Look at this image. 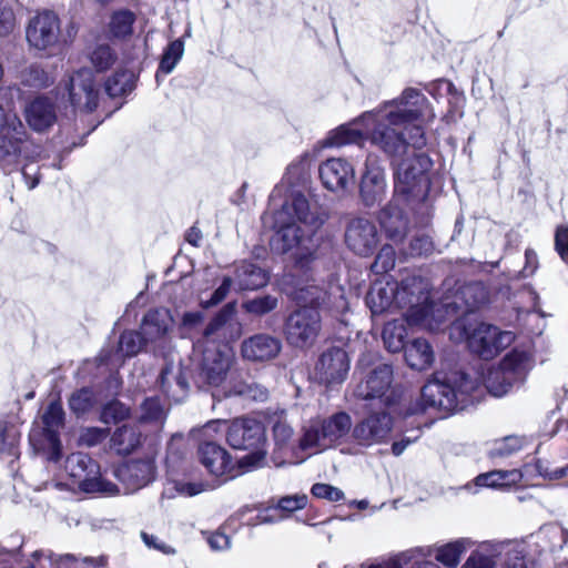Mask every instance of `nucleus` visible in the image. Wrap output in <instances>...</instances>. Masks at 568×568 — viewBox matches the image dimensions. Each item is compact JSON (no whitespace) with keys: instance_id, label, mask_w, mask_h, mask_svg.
I'll list each match as a JSON object with an SVG mask.
<instances>
[{"instance_id":"f257e3e1","label":"nucleus","mask_w":568,"mask_h":568,"mask_svg":"<svg viewBox=\"0 0 568 568\" xmlns=\"http://www.w3.org/2000/svg\"><path fill=\"white\" fill-rule=\"evenodd\" d=\"M434 118L427 98L420 91L408 88L398 98L331 131L326 144L343 146L366 139L387 155L397 156L407 144L416 148L425 144L424 124Z\"/></svg>"},{"instance_id":"f03ea898","label":"nucleus","mask_w":568,"mask_h":568,"mask_svg":"<svg viewBox=\"0 0 568 568\" xmlns=\"http://www.w3.org/2000/svg\"><path fill=\"white\" fill-rule=\"evenodd\" d=\"M427 283L418 276H408L396 282L375 283L367 296L366 303L373 314L383 313L393 306L407 308L405 321L410 326L436 331L448 320L449 304H429Z\"/></svg>"},{"instance_id":"7ed1b4c3","label":"nucleus","mask_w":568,"mask_h":568,"mask_svg":"<svg viewBox=\"0 0 568 568\" xmlns=\"http://www.w3.org/2000/svg\"><path fill=\"white\" fill-rule=\"evenodd\" d=\"M326 214L313 199L304 179L300 189L286 194V257L303 268L315 252L314 235L324 224Z\"/></svg>"},{"instance_id":"20e7f679","label":"nucleus","mask_w":568,"mask_h":568,"mask_svg":"<svg viewBox=\"0 0 568 568\" xmlns=\"http://www.w3.org/2000/svg\"><path fill=\"white\" fill-rule=\"evenodd\" d=\"M426 143L423 145V148ZM407 144L405 150L406 156L396 163L395 183H394V201H403L407 203L424 201L429 190L428 172L433 165L430 158L425 153L412 152L407 153ZM422 149V146L419 148Z\"/></svg>"},{"instance_id":"39448f33","label":"nucleus","mask_w":568,"mask_h":568,"mask_svg":"<svg viewBox=\"0 0 568 568\" xmlns=\"http://www.w3.org/2000/svg\"><path fill=\"white\" fill-rule=\"evenodd\" d=\"M294 298L310 305L294 312L286 321V341L296 346H304L315 339L320 329V314L314 306L317 288L314 286L300 288Z\"/></svg>"},{"instance_id":"423d86ee","label":"nucleus","mask_w":568,"mask_h":568,"mask_svg":"<svg viewBox=\"0 0 568 568\" xmlns=\"http://www.w3.org/2000/svg\"><path fill=\"white\" fill-rule=\"evenodd\" d=\"M530 369V358L525 352L513 351L498 366H491L484 376L487 390L495 397L506 395L515 385L521 384Z\"/></svg>"},{"instance_id":"0eeeda50","label":"nucleus","mask_w":568,"mask_h":568,"mask_svg":"<svg viewBox=\"0 0 568 568\" xmlns=\"http://www.w3.org/2000/svg\"><path fill=\"white\" fill-rule=\"evenodd\" d=\"M197 455L201 464L215 477H224V480L235 478L245 470L255 467L262 459L260 453H251L239 460V467L232 463L229 453L213 442L200 444Z\"/></svg>"},{"instance_id":"6e6552de","label":"nucleus","mask_w":568,"mask_h":568,"mask_svg":"<svg viewBox=\"0 0 568 568\" xmlns=\"http://www.w3.org/2000/svg\"><path fill=\"white\" fill-rule=\"evenodd\" d=\"M352 429L348 414L337 413L326 419L313 420L305 429L301 439L302 449L316 448L318 450L331 447Z\"/></svg>"},{"instance_id":"1a4fd4ad","label":"nucleus","mask_w":568,"mask_h":568,"mask_svg":"<svg viewBox=\"0 0 568 568\" xmlns=\"http://www.w3.org/2000/svg\"><path fill=\"white\" fill-rule=\"evenodd\" d=\"M40 153V148L34 144L23 125L8 129L0 133V164L2 166H16L21 160H33Z\"/></svg>"},{"instance_id":"9d476101","label":"nucleus","mask_w":568,"mask_h":568,"mask_svg":"<svg viewBox=\"0 0 568 568\" xmlns=\"http://www.w3.org/2000/svg\"><path fill=\"white\" fill-rule=\"evenodd\" d=\"M467 344L473 353L485 359L497 356L514 341V334L500 331L497 326L480 323L466 335Z\"/></svg>"},{"instance_id":"9b49d317","label":"nucleus","mask_w":568,"mask_h":568,"mask_svg":"<svg viewBox=\"0 0 568 568\" xmlns=\"http://www.w3.org/2000/svg\"><path fill=\"white\" fill-rule=\"evenodd\" d=\"M60 20L50 10H43L32 17L26 29L30 47L40 51H51L59 44Z\"/></svg>"},{"instance_id":"f8f14e48","label":"nucleus","mask_w":568,"mask_h":568,"mask_svg":"<svg viewBox=\"0 0 568 568\" xmlns=\"http://www.w3.org/2000/svg\"><path fill=\"white\" fill-rule=\"evenodd\" d=\"M393 429V418L387 412H374L352 428L353 440L363 447L385 443Z\"/></svg>"},{"instance_id":"ddd939ff","label":"nucleus","mask_w":568,"mask_h":568,"mask_svg":"<svg viewBox=\"0 0 568 568\" xmlns=\"http://www.w3.org/2000/svg\"><path fill=\"white\" fill-rule=\"evenodd\" d=\"M65 89L75 110L92 112L98 106L99 88L90 69L83 68L74 72Z\"/></svg>"},{"instance_id":"4468645a","label":"nucleus","mask_w":568,"mask_h":568,"mask_svg":"<svg viewBox=\"0 0 568 568\" xmlns=\"http://www.w3.org/2000/svg\"><path fill=\"white\" fill-rule=\"evenodd\" d=\"M392 378V367L381 364L355 387L354 394L365 400L378 398L386 407H390L395 400V393L390 390Z\"/></svg>"},{"instance_id":"2eb2a0df","label":"nucleus","mask_w":568,"mask_h":568,"mask_svg":"<svg viewBox=\"0 0 568 568\" xmlns=\"http://www.w3.org/2000/svg\"><path fill=\"white\" fill-rule=\"evenodd\" d=\"M69 475L73 477L79 487L85 493L108 491V485L99 476V465L84 453H73L65 462Z\"/></svg>"},{"instance_id":"dca6fc26","label":"nucleus","mask_w":568,"mask_h":568,"mask_svg":"<svg viewBox=\"0 0 568 568\" xmlns=\"http://www.w3.org/2000/svg\"><path fill=\"white\" fill-rule=\"evenodd\" d=\"M234 363V353L227 345L205 348L200 365V377L210 386H220Z\"/></svg>"},{"instance_id":"f3484780","label":"nucleus","mask_w":568,"mask_h":568,"mask_svg":"<svg viewBox=\"0 0 568 568\" xmlns=\"http://www.w3.org/2000/svg\"><path fill=\"white\" fill-rule=\"evenodd\" d=\"M348 371V355L344 348L337 346L326 348L315 365L316 377L326 385L343 383Z\"/></svg>"},{"instance_id":"a211bd4d","label":"nucleus","mask_w":568,"mask_h":568,"mask_svg":"<svg viewBox=\"0 0 568 568\" xmlns=\"http://www.w3.org/2000/svg\"><path fill=\"white\" fill-rule=\"evenodd\" d=\"M345 242L354 253L368 256L378 244L377 229L369 220L355 219L346 230Z\"/></svg>"},{"instance_id":"6ab92c4d","label":"nucleus","mask_w":568,"mask_h":568,"mask_svg":"<svg viewBox=\"0 0 568 568\" xmlns=\"http://www.w3.org/2000/svg\"><path fill=\"white\" fill-rule=\"evenodd\" d=\"M264 437L263 425L254 418H237L227 428L226 440L235 449L257 448Z\"/></svg>"},{"instance_id":"aec40b11","label":"nucleus","mask_w":568,"mask_h":568,"mask_svg":"<svg viewBox=\"0 0 568 568\" xmlns=\"http://www.w3.org/2000/svg\"><path fill=\"white\" fill-rule=\"evenodd\" d=\"M422 409L435 408L444 413H452L458 409V395L455 388L437 378L429 381L422 388Z\"/></svg>"},{"instance_id":"412c9836","label":"nucleus","mask_w":568,"mask_h":568,"mask_svg":"<svg viewBox=\"0 0 568 568\" xmlns=\"http://www.w3.org/2000/svg\"><path fill=\"white\" fill-rule=\"evenodd\" d=\"M154 459L151 457L131 460L116 469L118 478L130 490H136L146 486L154 479Z\"/></svg>"},{"instance_id":"4be33fe9","label":"nucleus","mask_w":568,"mask_h":568,"mask_svg":"<svg viewBox=\"0 0 568 568\" xmlns=\"http://www.w3.org/2000/svg\"><path fill=\"white\" fill-rule=\"evenodd\" d=\"M384 170L377 164L366 163L359 184V195L365 206H374L382 202L386 194Z\"/></svg>"},{"instance_id":"5701e85b","label":"nucleus","mask_w":568,"mask_h":568,"mask_svg":"<svg viewBox=\"0 0 568 568\" xmlns=\"http://www.w3.org/2000/svg\"><path fill=\"white\" fill-rule=\"evenodd\" d=\"M320 178L331 191H342L354 182V168L343 159H328L321 164Z\"/></svg>"},{"instance_id":"b1692460","label":"nucleus","mask_w":568,"mask_h":568,"mask_svg":"<svg viewBox=\"0 0 568 568\" xmlns=\"http://www.w3.org/2000/svg\"><path fill=\"white\" fill-rule=\"evenodd\" d=\"M159 383L162 392L174 402H181L189 390L186 372L181 363H168L161 371Z\"/></svg>"},{"instance_id":"393cba45","label":"nucleus","mask_w":568,"mask_h":568,"mask_svg":"<svg viewBox=\"0 0 568 568\" xmlns=\"http://www.w3.org/2000/svg\"><path fill=\"white\" fill-rule=\"evenodd\" d=\"M281 351V342L266 334H256L242 342L241 354L251 362H264L275 357Z\"/></svg>"},{"instance_id":"a878e982","label":"nucleus","mask_w":568,"mask_h":568,"mask_svg":"<svg viewBox=\"0 0 568 568\" xmlns=\"http://www.w3.org/2000/svg\"><path fill=\"white\" fill-rule=\"evenodd\" d=\"M29 126L42 132L51 128L57 121V112L53 102L47 97H38L31 101L24 110Z\"/></svg>"},{"instance_id":"bb28decb","label":"nucleus","mask_w":568,"mask_h":568,"mask_svg":"<svg viewBox=\"0 0 568 568\" xmlns=\"http://www.w3.org/2000/svg\"><path fill=\"white\" fill-rule=\"evenodd\" d=\"M397 203L403 201H392L379 213V223L387 239L394 243H399L407 234V220Z\"/></svg>"},{"instance_id":"cd10ccee","label":"nucleus","mask_w":568,"mask_h":568,"mask_svg":"<svg viewBox=\"0 0 568 568\" xmlns=\"http://www.w3.org/2000/svg\"><path fill=\"white\" fill-rule=\"evenodd\" d=\"M171 317L168 310L149 311L141 324V334L145 336V341L154 342L163 337L170 327Z\"/></svg>"},{"instance_id":"c85d7f7f","label":"nucleus","mask_w":568,"mask_h":568,"mask_svg":"<svg viewBox=\"0 0 568 568\" xmlns=\"http://www.w3.org/2000/svg\"><path fill=\"white\" fill-rule=\"evenodd\" d=\"M262 222L265 229L275 231L277 239L284 241V201L278 187L270 195L268 209L262 216Z\"/></svg>"},{"instance_id":"c756f323","label":"nucleus","mask_w":568,"mask_h":568,"mask_svg":"<svg viewBox=\"0 0 568 568\" xmlns=\"http://www.w3.org/2000/svg\"><path fill=\"white\" fill-rule=\"evenodd\" d=\"M407 364L417 371L427 369L434 362V352L426 339L416 338L405 346Z\"/></svg>"},{"instance_id":"7c9ffc66","label":"nucleus","mask_w":568,"mask_h":568,"mask_svg":"<svg viewBox=\"0 0 568 568\" xmlns=\"http://www.w3.org/2000/svg\"><path fill=\"white\" fill-rule=\"evenodd\" d=\"M235 283L241 291H253L263 287L267 283L264 270L253 263L242 262L236 266Z\"/></svg>"},{"instance_id":"2f4dec72","label":"nucleus","mask_w":568,"mask_h":568,"mask_svg":"<svg viewBox=\"0 0 568 568\" xmlns=\"http://www.w3.org/2000/svg\"><path fill=\"white\" fill-rule=\"evenodd\" d=\"M141 430L136 425L124 424L111 437V448L119 455L132 453L141 444Z\"/></svg>"},{"instance_id":"473e14b6","label":"nucleus","mask_w":568,"mask_h":568,"mask_svg":"<svg viewBox=\"0 0 568 568\" xmlns=\"http://www.w3.org/2000/svg\"><path fill=\"white\" fill-rule=\"evenodd\" d=\"M474 545L469 538H459L434 549L437 561L446 567L455 568L460 561L462 555Z\"/></svg>"},{"instance_id":"72a5a7b5","label":"nucleus","mask_w":568,"mask_h":568,"mask_svg":"<svg viewBox=\"0 0 568 568\" xmlns=\"http://www.w3.org/2000/svg\"><path fill=\"white\" fill-rule=\"evenodd\" d=\"M521 479V473L513 470H494L476 477V485L481 487L499 488L510 486Z\"/></svg>"},{"instance_id":"f704fd0d","label":"nucleus","mask_w":568,"mask_h":568,"mask_svg":"<svg viewBox=\"0 0 568 568\" xmlns=\"http://www.w3.org/2000/svg\"><path fill=\"white\" fill-rule=\"evenodd\" d=\"M64 412L60 402H52L48 405L42 422L48 439L55 446L58 444V430L62 427Z\"/></svg>"},{"instance_id":"c9c22d12","label":"nucleus","mask_w":568,"mask_h":568,"mask_svg":"<svg viewBox=\"0 0 568 568\" xmlns=\"http://www.w3.org/2000/svg\"><path fill=\"white\" fill-rule=\"evenodd\" d=\"M225 396H242L247 399L264 402L268 397V390L257 383L235 382L224 390Z\"/></svg>"},{"instance_id":"e433bc0d","label":"nucleus","mask_w":568,"mask_h":568,"mask_svg":"<svg viewBox=\"0 0 568 568\" xmlns=\"http://www.w3.org/2000/svg\"><path fill=\"white\" fill-rule=\"evenodd\" d=\"M406 336V327L400 321L389 322L383 329V341L387 349L392 353H396L405 348Z\"/></svg>"},{"instance_id":"4c0bfd02","label":"nucleus","mask_w":568,"mask_h":568,"mask_svg":"<svg viewBox=\"0 0 568 568\" xmlns=\"http://www.w3.org/2000/svg\"><path fill=\"white\" fill-rule=\"evenodd\" d=\"M134 88V75L126 70L116 71L105 82V91L116 98L131 92Z\"/></svg>"},{"instance_id":"58836bf2","label":"nucleus","mask_w":568,"mask_h":568,"mask_svg":"<svg viewBox=\"0 0 568 568\" xmlns=\"http://www.w3.org/2000/svg\"><path fill=\"white\" fill-rule=\"evenodd\" d=\"M183 53L184 43L181 39H176L170 42L162 54L159 69L156 72V80H159L160 73H171L174 70L178 62L181 60Z\"/></svg>"},{"instance_id":"ea45409f","label":"nucleus","mask_w":568,"mask_h":568,"mask_svg":"<svg viewBox=\"0 0 568 568\" xmlns=\"http://www.w3.org/2000/svg\"><path fill=\"white\" fill-rule=\"evenodd\" d=\"M135 16L130 10H119L111 16L109 22L110 33L115 38H125L132 33Z\"/></svg>"},{"instance_id":"a19ab883","label":"nucleus","mask_w":568,"mask_h":568,"mask_svg":"<svg viewBox=\"0 0 568 568\" xmlns=\"http://www.w3.org/2000/svg\"><path fill=\"white\" fill-rule=\"evenodd\" d=\"M433 555V548H413L396 555L387 561L381 564H372L367 568H404L405 565L410 562L417 557H429Z\"/></svg>"},{"instance_id":"79ce46f5","label":"nucleus","mask_w":568,"mask_h":568,"mask_svg":"<svg viewBox=\"0 0 568 568\" xmlns=\"http://www.w3.org/2000/svg\"><path fill=\"white\" fill-rule=\"evenodd\" d=\"M455 394L458 395V409L465 408L476 397L475 394L479 388L476 379L470 378L466 374H459L455 381Z\"/></svg>"},{"instance_id":"37998d69","label":"nucleus","mask_w":568,"mask_h":568,"mask_svg":"<svg viewBox=\"0 0 568 568\" xmlns=\"http://www.w3.org/2000/svg\"><path fill=\"white\" fill-rule=\"evenodd\" d=\"M148 342L141 333L126 331L120 336L119 353H121L122 358L135 356Z\"/></svg>"},{"instance_id":"c03bdc74","label":"nucleus","mask_w":568,"mask_h":568,"mask_svg":"<svg viewBox=\"0 0 568 568\" xmlns=\"http://www.w3.org/2000/svg\"><path fill=\"white\" fill-rule=\"evenodd\" d=\"M95 402L93 390L89 387H83L71 395L69 407L73 414L81 416L90 412L94 407Z\"/></svg>"},{"instance_id":"a18cd8bd","label":"nucleus","mask_w":568,"mask_h":568,"mask_svg":"<svg viewBox=\"0 0 568 568\" xmlns=\"http://www.w3.org/2000/svg\"><path fill=\"white\" fill-rule=\"evenodd\" d=\"M235 313L233 303H229L211 320L204 329V337L206 339H215L221 336L220 332L224 329L226 323L232 318Z\"/></svg>"},{"instance_id":"49530a36","label":"nucleus","mask_w":568,"mask_h":568,"mask_svg":"<svg viewBox=\"0 0 568 568\" xmlns=\"http://www.w3.org/2000/svg\"><path fill=\"white\" fill-rule=\"evenodd\" d=\"M21 83L26 87L41 89L50 85L51 78L39 65L32 64L21 71Z\"/></svg>"},{"instance_id":"de8ad7c7","label":"nucleus","mask_w":568,"mask_h":568,"mask_svg":"<svg viewBox=\"0 0 568 568\" xmlns=\"http://www.w3.org/2000/svg\"><path fill=\"white\" fill-rule=\"evenodd\" d=\"M91 63L97 71H105L115 62L116 55L109 44L95 45L89 53Z\"/></svg>"},{"instance_id":"09e8293b","label":"nucleus","mask_w":568,"mask_h":568,"mask_svg":"<svg viewBox=\"0 0 568 568\" xmlns=\"http://www.w3.org/2000/svg\"><path fill=\"white\" fill-rule=\"evenodd\" d=\"M34 557H45L52 568H85L84 559L80 562V560L73 555H55L52 551H36L33 554Z\"/></svg>"},{"instance_id":"8fccbe9b","label":"nucleus","mask_w":568,"mask_h":568,"mask_svg":"<svg viewBox=\"0 0 568 568\" xmlns=\"http://www.w3.org/2000/svg\"><path fill=\"white\" fill-rule=\"evenodd\" d=\"M19 436V432L13 425L0 422V454L14 455Z\"/></svg>"},{"instance_id":"3c124183","label":"nucleus","mask_w":568,"mask_h":568,"mask_svg":"<svg viewBox=\"0 0 568 568\" xmlns=\"http://www.w3.org/2000/svg\"><path fill=\"white\" fill-rule=\"evenodd\" d=\"M130 415V409L119 400H112L103 406L100 420L104 424H116Z\"/></svg>"},{"instance_id":"603ef678","label":"nucleus","mask_w":568,"mask_h":568,"mask_svg":"<svg viewBox=\"0 0 568 568\" xmlns=\"http://www.w3.org/2000/svg\"><path fill=\"white\" fill-rule=\"evenodd\" d=\"M284 518V497L277 499L275 505L260 509L256 524H273Z\"/></svg>"},{"instance_id":"864d4df0","label":"nucleus","mask_w":568,"mask_h":568,"mask_svg":"<svg viewBox=\"0 0 568 568\" xmlns=\"http://www.w3.org/2000/svg\"><path fill=\"white\" fill-rule=\"evenodd\" d=\"M395 266V250L392 245H384L378 252L372 270L375 273H386Z\"/></svg>"},{"instance_id":"5fc2aeb1","label":"nucleus","mask_w":568,"mask_h":568,"mask_svg":"<svg viewBox=\"0 0 568 568\" xmlns=\"http://www.w3.org/2000/svg\"><path fill=\"white\" fill-rule=\"evenodd\" d=\"M277 300L270 295L247 301L243 304V308L252 314L262 315L276 307Z\"/></svg>"},{"instance_id":"6e6d98bb","label":"nucleus","mask_w":568,"mask_h":568,"mask_svg":"<svg viewBox=\"0 0 568 568\" xmlns=\"http://www.w3.org/2000/svg\"><path fill=\"white\" fill-rule=\"evenodd\" d=\"M141 539L149 549L159 551L166 556H173L176 554V549L172 545L168 544L154 534L141 531Z\"/></svg>"},{"instance_id":"4d7b16f0","label":"nucleus","mask_w":568,"mask_h":568,"mask_svg":"<svg viewBox=\"0 0 568 568\" xmlns=\"http://www.w3.org/2000/svg\"><path fill=\"white\" fill-rule=\"evenodd\" d=\"M17 27V18L12 7L0 2V37L11 34Z\"/></svg>"},{"instance_id":"13d9d810","label":"nucleus","mask_w":568,"mask_h":568,"mask_svg":"<svg viewBox=\"0 0 568 568\" xmlns=\"http://www.w3.org/2000/svg\"><path fill=\"white\" fill-rule=\"evenodd\" d=\"M141 419L145 422H160L163 419L164 410L160 400L155 397L146 398L142 406Z\"/></svg>"},{"instance_id":"bf43d9fd","label":"nucleus","mask_w":568,"mask_h":568,"mask_svg":"<svg viewBox=\"0 0 568 568\" xmlns=\"http://www.w3.org/2000/svg\"><path fill=\"white\" fill-rule=\"evenodd\" d=\"M434 250V245L429 236L427 235H417L409 243V250L407 254L412 256H420L427 255L432 253Z\"/></svg>"},{"instance_id":"052dcab7","label":"nucleus","mask_w":568,"mask_h":568,"mask_svg":"<svg viewBox=\"0 0 568 568\" xmlns=\"http://www.w3.org/2000/svg\"><path fill=\"white\" fill-rule=\"evenodd\" d=\"M312 494L317 498H324L329 501H338L344 498V493L328 484H315L312 487Z\"/></svg>"},{"instance_id":"680f3d73","label":"nucleus","mask_w":568,"mask_h":568,"mask_svg":"<svg viewBox=\"0 0 568 568\" xmlns=\"http://www.w3.org/2000/svg\"><path fill=\"white\" fill-rule=\"evenodd\" d=\"M535 470L542 477L552 479H560L568 475V465L565 467H557L555 469H550L549 463L546 460H537L535 463Z\"/></svg>"},{"instance_id":"e2e57ef3","label":"nucleus","mask_w":568,"mask_h":568,"mask_svg":"<svg viewBox=\"0 0 568 568\" xmlns=\"http://www.w3.org/2000/svg\"><path fill=\"white\" fill-rule=\"evenodd\" d=\"M232 282L233 281L231 277H224L221 285L213 292L211 298L202 302V306L209 308L221 303L227 296L232 286Z\"/></svg>"},{"instance_id":"0e129e2a","label":"nucleus","mask_w":568,"mask_h":568,"mask_svg":"<svg viewBox=\"0 0 568 568\" xmlns=\"http://www.w3.org/2000/svg\"><path fill=\"white\" fill-rule=\"evenodd\" d=\"M521 448V440L518 437L509 436L496 445L493 454L495 456H508Z\"/></svg>"},{"instance_id":"69168bd1","label":"nucleus","mask_w":568,"mask_h":568,"mask_svg":"<svg viewBox=\"0 0 568 568\" xmlns=\"http://www.w3.org/2000/svg\"><path fill=\"white\" fill-rule=\"evenodd\" d=\"M555 250L568 264V226H558L555 234Z\"/></svg>"},{"instance_id":"338daca9","label":"nucleus","mask_w":568,"mask_h":568,"mask_svg":"<svg viewBox=\"0 0 568 568\" xmlns=\"http://www.w3.org/2000/svg\"><path fill=\"white\" fill-rule=\"evenodd\" d=\"M108 436V432L102 428L91 427L87 428L81 435L82 444L87 446H94L101 443Z\"/></svg>"},{"instance_id":"774afa93","label":"nucleus","mask_w":568,"mask_h":568,"mask_svg":"<svg viewBox=\"0 0 568 568\" xmlns=\"http://www.w3.org/2000/svg\"><path fill=\"white\" fill-rule=\"evenodd\" d=\"M495 564L493 559L488 556H485L480 552H473L463 568H494Z\"/></svg>"}]
</instances>
